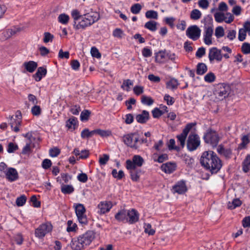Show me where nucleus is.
I'll use <instances>...</instances> for the list:
<instances>
[{"label":"nucleus","instance_id":"e2e57ef3","mask_svg":"<svg viewBox=\"0 0 250 250\" xmlns=\"http://www.w3.org/2000/svg\"><path fill=\"white\" fill-rule=\"evenodd\" d=\"M109 159V155L107 154H104L103 157L99 158V163L101 165H105Z\"/></svg>","mask_w":250,"mask_h":250},{"label":"nucleus","instance_id":"f257e3e1","mask_svg":"<svg viewBox=\"0 0 250 250\" xmlns=\"http://www.w3.org/2000/svg\"><path fill=\"white\" fill-rule=\"evenodd\" d=\"M200 163L202 166L209 170L212 174L218 172L222 166L220 158L214 152L211 150L203 153L200 159Z\"/></svg>","mask_w":250,"mask_h":250},{"label":"nucleus","instance_id":"9b49d317","mask_svg":"<svg viewBox=\"0 0 250 250\" xmlns=\"http://www.w3.org/2000/svg\"><path fill=\"white\" fill-rule=\"evenodd\" d=\"M79 238L85 247L90 244L95 238V234L92 231H88L85 233L80 235Z\"/></svg>","mask_w":250,"mask_h":250},{"label":"nucleus","instance_id":"58836bf2","mask_svg":"<svg viewBox=\"0 0 250 250\" xmlns=\"http://www.w3.org/2000/svg\"><path fill=\"white\" fill-rule=\"evenodd\" d=\"M94 135V130L90 131L88 128L84 129L81 133V136L83 139L91 137Z\"/></svg>","mask_w":250,"mask_h":250},{"label":"nucleus","instance_id":"6e6d98bb","mask_svg":"<svg viewBox=\"0 0 250 250\" xmlns=\"http://www.w3.org/2000/svg\"><path fill=\"white\" fill-rule=\"evenodd\" d=\"M231 12L233 13V16H240L241 14L242 8L240 6L235 5L233 7Z\"/></svg>","mask_w":250,"mask_h":250},{"label":"nucleus","instance_id":"4be33fe9","mask_svg":"<svg viewBox=\"0 0 250 250\" xmlns=\"http://www.w3.org/2000/svg\"><path fill=\"white\" fill-rule=\"evenodd\" d=\"M81 21L79 22L78 23L77 22H74L73 26L74 28L76 29H84L86 27L90 26V24H89L88 20H86V19H85L84 16H83L81 18Z\"/></svg>","mask_w":250,"mask_h":250},{"label":"nucleus","instance_id":"864d4df0","mask_svg":"<svg viewBox=\"0 0 250 250\" xmlns=\"http://www.w3.org/2000/svg\"><path fill=\"white\" fill-rule=\"evenodd\" d=\"M242 52L245 54L250 53V43L244 42L241 46Z\"/></svg>","mask_w":250,"mask_h":250},{"label":"nucleus","instance_id":"393cba45","mask_svg":"<svg viewBox=\"0 0 250 250\" xmlns=\"http://www.w3.org/2000/svg\"><path fill=\"white\" fill-rule=\"evenodd\" d=\"M71 247L73 250H82L84 248L79 237L77 238H73L72 240Z\"/></svg>","mask_w":250,"mask_h":250},{"label":"nucleus","instance_id":"aec40b11","mask_svg":"<svg viewBox=\"0 0 250 250\" xmlns=\"http://www.w3.org/2000/svg\"><path fill=\"white\" fill-rule=\"evenodd\" d=\"M176 168V165L175 163H167L161 166V169L167 173H171Z\"/></svg>","mask_w":250,"mask_h":250},{"label":"nucleus","instance_id":"f3484780","mask_svg":"<svg viewBox=\"0 0 250 250\" xmlns=\"http://www.w3.org/2000/svg\"><path fill=\"white\" fill-rule=\"evenodd\" d=\"M173 190L174 192H176L180 194L185 193L188 190L185 182L183 180L178 182L173 187Z\"/></svg>","mask_w":250,"mask_h":250},{"label":"nucleus","instance_id":"79ce46f5","mask_svg":"<svg viewBox=\"0 0 250 250\" xmlns=\"http://www.w3.org/2000/svg\"><path fill=\"white\" fill-rule=\"evenodd\" d=\"M202 14L198 9L193 10L190 13V18L194 20H197L201 17Z\"/></svg>","mask_w":250,"mask_h":250},{"label":"nucleus","instance_id":"9d476101","mask_svg":"<svg viewBox=\"0 0 250 250\" xmlns=\"http://www.w3.org/2000/svg\"><path fill=\"white\" fill-rule=\"evenodd\" d=\"M213 33V27L211 26L205 25L204 32V42L206 45H209L212 43V36Z\"/></svg>","mask_w":250,"mask_h":250},{"label":"nucleus","instance_id":"8fccbe9b","mask_svg":"<svg viewBox=\"0 0 250 250\" xmlns=\"http://www.w3.org/2000/svg\"><path fill=\"white\" fill-rule=\"evenodd\" d=\"M164 113V112L163 110H160L159 108L157 107H155L152 111V116L154 118H159Z\"/></svg>","mask_w":250,"mask_h":250},{"label":"nucleus","instance_id":"423d86ee","mask_svg":"<svg viewBox=\"0 0 250 250\" xmlns=\"http://www.w3.org/2000/svg\"><path fill=\"white\" fill-rule=\"evenodd\" d=\"M195 125V123H191L187 124L183 130L182 132L180 134L177 136L178 142L180 143L182 147H184L185 146V141L189 132Z\"/></svg>","mask_w":250,"mask_h":250},{"label":"nucleus","instance_id":"e433bc0d","mask_svg":"<svg viewBox=\"0 0 250 250\" xmlns=\"http://www.w3.org/2000/svg\"><path fill=\"white\" fill-rule=\"evenodd\" d=\"M145 27L151 31H155L157 30V22L153 21H150L145 23Z\"/></svg>","mask_w":250,"mask_h":250},{"label":"nucleus","instance_id":"c03bdc74","mask_svg":"<svg viewBox=\"0 0 250 250\" xmlns=\"http://www.w3.org/2000/svg\"><path fill=\"white\" fill-rule=\"evenodd\" d=\"M71 16L74 19V22H77V21L81 19L83 15L77 9H74L71 12Z\"/></svg>","mask_w":250,"mask_h":250},{"label":"nucleus","instance_id":"ea45409f","mask_svg":"<svg viewBox=\"0 0 250 250\" xmlns=\"http://www.w3.org/2000/svg\"><path fill=\"white\" fill-rule=\"evenodd\" d=\"M141 102L145 105L150 106L153 104L154 101L150 97L143 95L141 98Z\"/></svg>","mask_w":250,"mask_h":250},{"label":"nucleus","instance_id":"39448f33","mask_svg":"<svg viewBox=\"0 0 250 250\" xmlns=\"http://www.w3.org/2000/svg\"><path fill=\"white\" fill-rule=\"evenodd\" d=\"M75 213L80 223L82 225H86L87 224V219L85 214V208L83 204H78L76 206Z\"/></svg>","mask_w":250,"mask_h":250},{"label":"nucleus","instance_id":"412c9836","mask_svg":"<svg viewBox=\"0 0 250 250\" xmlns=\"http://www.w3.org/2000/svg\"><path fill=\"white\" fill-rule=\"evenodd\" d=\"M149 118V112L146 110H143L141 114L136 116V121L140 124H145Z\"/></svg>","mask_w":250,"mask_h":250},{"label":"nucleus","instance_id":"f704fd0d","mask_svg":"<svg viewBox=\"0 0 250 250\" xmlns=\"http://www.w3.org/2000/svg\"><path fill=\"white\" fill-rule=\"evenodd\" d=\"M214 17L215 21L217 22L220 23L224 21L226 22L227 17H226L225 14L222 12H216L214 14Z\"/></svg>","mask_w":250,"mask_h":250},{"label":"nucleus","instance_id":"09e8293b","mask_svg":"<svg viewBox=\"0 0 250 250\" xmlns=\"http://www.w3.org/2000/svg\"><path fill=\"white\" fill-rule=\"evenodd\" d=\"M146 17L148 19H158V13L154 10H148L146 13Z\"/></svg>","mask_w":250,"mask_h":250},{"label":"nucleus","instance_id":"c85d7f7f","mask_svg":"<svg viewBox=\"0 0 250 250\" xmlns=\"http://www.w3.org/2000/svg\"><path fill=\"white\" fill-rule=\"evenodd\" d=\"M167 52L166 51H160L155 54V61L159 63H163L167 60Z\"/></svg>","mask_w":250,"mask_h":250},{"label":"nucleus","instance_id":"0eeeda50","mask_svg":"<svg viewBox=\"0 0 250 250\" xmlns=\"http://www.w3.org/2000/svg\"><path fill=\"white\" fill-rule=\"evenodd\" d=\"M229 91V85L224 83H220L218 84L214 94L220 100H222L228 97Z\"/></svg>","mask_w":250,"mask_h":250},{"label":"nucleus","instance_id":"bb28decb","mask_svg":"<svg viewBox=\"0 0 250 250\" xmlns=\"http://www.w3.org/2000/svg\"><path fill=\"white\" fill-rule=\"evenodd\" d=\"M23 65L26 71L30 73L33 72L38 66L37 63L32 61L24 62Z\"/></svg>","mask_w":250,"mask_h":250},{"label":"nucleus","instance_id":"cd10ccee","mask_svg":"<svg viewBox=\"0 0 250 250\" xmlns=\"http://www.w3.org/2000/svg\"><path fill=\"white\" fill-rule=\"evenodd\" d=\"M17 121L18 119L14 118L13 116H9L8 118L9 124L10 125L12 129L16 132H18L20 130L19 127L21 125V124L17 123Z\"/></svg>","mask_w":250,"mask_h":250},{"label":"nucleus","instance_id":"49530a36","mask_svg":"<svg viewBox=\"0 0 250 250\" xmlns=\"http://www.w3.org/2000/svg\"><path fill=\"white\" fill-rule=\"evenodd\" d=\"M145 232L148 234L149 235H153L155 232V230L151 228V225L148 223L144 224Z\"/></svg>","mask_w":250,"mask_h":250},{"label":"nucleus","instance_id":"f8f14e48","mask_svg":"<svg viewBox=\"0 0 250 250\" xmlns=\"http://www.w3.org/2000/svg\"><path fill=\"white\" fill-rule=\"evenodd\" d=\"M127 222L129 224H133L139 221V213L135 209L127 210Z\"/></svg>","mask_w":250,"mask_h":250},{"label":"nucleus","instance_id":"c756f323","mask_svg":"<svg viewBox=\"0 0 250 250\" xmlns=\"http://www.w3.org/2000/svg\"><path fill=\"white\" fill-rule=\"evenodd\" d=\"M208 70L206 64L203 62L198 63L196 66V73L199 75L204 74Z\"/></svg>","mask_w":250,"mask_h":250},{"label":"nucleus","instance_id":"4d7b16f0","mask_svg":"<svg viewBox=\"0 0 250 250\" xmlns=\"http://www.w3.org/2000/svg\"><path fill=\"white\" fill-rule=\"evenodd\" d=\"M90 111L88 110H84L81 113V120L82 121H86L90 114Z\"/></svg>","mask_w":250,"mask_h":250},{"label":"nucleus","instance_id":"5701e85b","mask_svg":"<svg viewBox=\"0 0 250 250\" xmlns=\"http://www.w3.org/2000/svg\"><path fill=\"white\" fill-rule=\"evenodd\" d=\"M127 212L126 209H122L119 210L115 215V218L118 222L124 223L127 222Z\"/></svg>","mask_w":250,"mask_h":250},{"label":"nucleus","instance_id":"5fc2aeb1","mask_svg":"<svg viewBox=\"0 0 250 250\" xmlns=\"http://www.w3.org/2000/svg\"><path fill=\"white\" fill-rule=\"evenodd\" d=\"M32 114L34 116H39L41 113V109L39 105H35L31 108Z\"/></svg>","mask_w":250,"mask_h":250},{"label":"nucleus","instance_id":"de8ad7c7","mask_svg":"<svg viewBox=\"0 0 250 250\" xmlns=\"http://www.w3.org/2000/svg\"><path fill=\"white\" fill-rule=\"evenodd\" d=\"M142 9V6L139 3H136L132 5L130 8L131 13L134 14H137L140 13Z\"/></svg>","mask_w":250,"mask_h":250},{"label":"nucleus","instance_id":"f03ea898","mask_svg":"<svg viewBox=\"0 0 250 250\" xmlns=\"http://www.w3.org/2000/svg\"><path fill=\"white\" fill-rule=\"evenodd\" d=\"M203 139L206 143L210 145L213 147H216L220 141L218 134L211 129H208L205 133Z\"/></svg>","mask_w":250,"mask_h":250},{"label":"nucleus","instance_id":"4c0bfd02","mask_svg":"<svg viewBox=\"0 0 250 250\" xmlns=\"http://www.w3.org/2000/svg\"><path fill=\"white\" fill-rule=\"evenodd\" d=\"M74 190L73 187L71 185H63L62 186L61 191L64 194H70Z\"/></svg>","mask_w":250,"mask_h":250},{"label":"nucleus","instance_id":"13d9d810","mask_svg":"<svg viewBox=\"0 0 250 250\" xmlns=\"http://www.w3.org/2000/svg\"><path fill=\"white\" fill-rule=\"evenodd\" d=\"M94 134H97L102 137L108 136L109 135V132L107 131L102 130L100 129L94 130Z\"/></svg>","mask_w":250,"mask_h":250},{"label":"nucleus","instance_id":"3c124183","mask_svg":"<svg viewBox=\"0 0 250 250\" xmlns=\"http://www.w3.org/2000/svg\"><path fill=\"white\" fill-rule=\"evenodd\" d=\"M215 35L217 38L222 37L224 35V30L223 27L218 26L215 31Z\"/></svg>","mask_w":250,"mask_h":250},{"label":"nucleus","instance_id":"20e7f679","mask_svg":"<svg viewBox=\"0 0 250 250\" xmlns=\"http://www.w3.org/2000/svg\"><path fill=\"white\" fill-rule=\"evenodd\" d=\"M200 145V140L199 136L196 134H190L187 140V146L188 149L190 151L196 150Z\"/></svg>","mask_w":250,"mask_h":250},{"label":"nucleus","instance_id":"c9c22d12","mask_svg":"<svg viewBox=\"0 0 250 250\" xmlns=\"http://www.w3.org/2000/svg\"><path fill=\"white\" fill-rule=\"evenodd\" d=\"M242 142L239 145L238 149H243L246 147L247 145L250 143V141L248 135H244L241 138Z\"/></svg>","mask_w":250,"mask_h":250},{"label":"nucleus","instance_id":"b1692460","mask_svg":"<svg viewBox=\"0 0 250 250\" xmlns=\"http://www.w3.org/2000/svg\"><path fill=\"white\" fill-rule=\"evenodd\" d=\"M219 154L223 155L226 158L229 159L232 154V150L230 148H226L222 145H219L217 148Z\"/></svg>","mask_w":250,"mask_h":250},{"label":"nucleus","instance_id":"72a5a7b5","mask_svg":"<svg viewBox=\"0 0 250 250\" xmlns=\"http://www.w3.org/2000/svg\"><path fill=\"white\" fill-rule=\"evenodd\" d=\"M179 85L178 81L175 78L171 79L166 83V87L167 88L170 89H176Z\"/></svg>","mask_w":250,"mask_h":250},{"label":"nucleus","instance_id":"a878e982","mask_svg":"<svg viewBox=\"0 0 250 250\" xmlns=\"http://www.w3.org/2000/svg\"><path fill=\"white\" fill-rule=\"evenodd\" d=\"M47 73V70L43 67H40L38 68L37 71L33 75V77L37 82H39L41 80L43 76H45Z\"/></svg>","mask_w":250,"mask_h":250},{"label":"nucleus","instance_id":"a18cd8bd","mask_svg":"<svg viewBox=\"0 0 250 250\" xmlns=\"http://www.w3.org/2000/svg\"><path fill=\"white\" fill-rule=\"evenodd\" d=\"M69 19V16L65 14H61L58 17V21L63 24H67Z\"/></svg>","mask_w":250,"mask_h":250},{"label":"nucleus","instance_id":"ddd939ff","mask_svg":"<svg viewBox=\"0 0 250 250\" xmlns=\"http://www.w3.org/2000/svg\"><path fill=\"white\" fill-rule=\"evenodd\" d=\"M208 58L210 62L214 60L217 61H221L222 59L221 50L218 49L216 47H212L209 49Z\"/></svg>","mask_w":250,"mask_h":250},{"label":"nucleus","instance_id":"69168bd1","mask_svg":"<svg viewBox=\"0 0 250 250\" xmlns=\"http://www.w3.org/2000/svg\"><path fill=\"white\" fill-rule=\"evenodd\" d=\"M51 165L52 162L51 160L48 159H44L42 164V167L45 169H48L51 167Z\"/></svg>","mask_w":250,"mask_h":250},{"label":"nucleus","instance_id":"7c9ffc66","mask_svg":"<svg viewBox=\"0 0 250 250\" xmlns=\"http://www.w3.org/2000/svg\"><path fill=\"white\" fill-rule=\"evenodd\" d=\"M242 169L247 173L250 170V154H248L242 163Z\"/></svg>","mask_w":250,"mask_h":250},{"label":"nucleus","instance_id":"774afa93","mask_svg":"<svg viewBox=\"0 0 250 250\" xmlns=\"http://www.w3.org/2000/svg\"><path fill=\"white\" fill-rule=\"evenodd\" d=\"M198 4L201 8L206 9L209 6V2L208 0H199Z\"/></svg>","mask_w":250,"mask_h":250},{"label":"nucleus","instance_id":"0e129e2a","mask_svg":"<svg viewBox=\"0 0 250 250\" xmlns=\"http://www.w3.org/2000/svg\"><path fill=\"white\" fill-rule=\"evenodd\" d=\"M61 151L57 147H54L49 150V154L52 157H57L59 155Z\"/></svg>","mask_w":250,"mask_h":250},{"label":"nucleus","instance_id":"473e14b6","mask_svg":"<svg viewBox=\"0 0 250 250\" xmlns=\"http://www.w3.org/2000/svg\"><path fill=\"white\" fill-rule=\"evenodd\" d=\"M242 204V201L239 198L233 199L231 202H229L228 204V208L233 209L240 207Z\"/></svg>","mask_w":250,"mask_h":250},{"label":"nucleus","instance_id":"338daca9","mask_svg":"<svg viewBox=\"0 0 250 250\" xmlns=\"http://www.w3.org/2000/svg\"><path fill=\"white\" fill-rule=\"evenodd\" d=\"M91 55L97 58H100L101 57V55L99 52V50L95 47H92L91 49Z\"/></svg>","mask_w":250,"mask_h":250},{"label":"nucleus","instance_id":"2f4dec72","mask_svg":"<svg viewBox=\"0 0 250 250\" xmlns=\"http://www.w3.org/2000/svg\"><path fill=\"white\" fill-rule=\"evenodd\" d=\"M78 121L76 117L72 116L66 122V126L68 128H73L75 129L77 126Z\"/></svg>","mask_w":250,"mask_h":250},{"label":"nucleus","instance_id":"a19ab883","mask_svg":"<svg viewBox=\"0 0 250 250\" xmlns=\"http://www.w3.org/2000/svg\"><path fill=\"white\" fill-rule=\"evenodd\" d=\"M216 76L212 72H209L204 77V80L205 82L211 83L215 81Z\"/></svg>","mask_w":250,"mask_h":250},{"label":"nucleus","instance_id":"a211bd4d","mask_svg":"<svg viewBox=\"0 0 250 250\" xmlns=\"http://www.w3.org/2000/svg\"><path fill=\"white\" fill-rule=\"evenodd\" d=\"M83 16L85 17V19L88 20V23L90 24V25L97 21L100 19L99 14L96 12L93 11L84 14Z\"/></svg>","mask_w":250,"mask_h":250},{"label":"nucleus","instance_id":"dca6fc26","mask_svg":"<svg viewBox=\"0 0 250 250\" xmlns=\"http://www.w3.org/2000/svg\"><path fill=\"white\" fill-rule=\"evenodd\" d=\"M135 135L134 133H130L125 135L123 136V141L128 146L131 148L137 149L139 146L135 143H133V136Z\"/></svg>","mask_w":250,"mask_h":250},{"label":"nucleus","instance_id":"603ef678","mask_svg":"<svg viewBox=\"0 0 250 250\" xmlns=\"http://www.w3.org/2000/svg\"><path fill=\"white\" fill-rule=\"evenodd\" d=\"M26 197L24 195H21L16 199V204L18 206H22L26 202Z\"/></svg>","mask_w":250,"mask_h":250},{"label":"nucleus","instance_id":"bf43d9fd","mask_svg":"<svg viewBox=\"0 0 250 250\" xmlns=\"http://www.w3.org/2000/svg\"><path fill=\"white\" fill-rule=\"evenodd\" d=\"M18 149V146L17 145H15L13 143H10L8 144L7 148V152L8 153H13Z\"/></svg>","mask_w":250,"mask_h":250},{"label":"nucleus","instance_id":"1a4fd4ad","mask_svg":"<svg viewBox=\"0 0 250 250\" xmlns=\"http://www.w3.org/2000/svg\"><path fill=\"white\" fill-rule=\"evenodd\" d=\"M201 29L196 25L190 26L186 31V35L193 41L198 40L201 35Z\"/></svg>","mask_w":250,"mask_h":250},{"label":"nucleus","instance_id":"6ab92c4d","mask_svg":"<svg viewBox=\"0 0 250 250\" xmlns=\"http://www.w3.org/2000/svg\"><path fill=\"white\" fill-rule=\"evenodd\" d=\"M129 171L131 179L134 182H137L140 179L142 170L138 168H126Z\"/></svg>","mask_w":250,"mask_h":250},{"label":"nucleus","instance_id":"680f3d73","mask_svg":"<svg viewBox=\"0 0 250 250\" xmlns=\"http://www.w3.org/2000/svg\"><path fill=\"white\" fill-rule=\"evenodd\" d=\"M246 33L247 32L242 28L239 29L238 34V39L240 41L242 42L245 40L246 37Z\"/></svg>","mask_w":250,"mask_h":250},{"label":"nucleus","instance_id":"37998d69","mask_svg":"<svg viewBox=\"0 0 250 250\" xmlns=\"http://www.w3.org/2000/svg\"><path fill=\"white\" fill-rule=\"evenodd\" d=\"M54 38V36L53 35L51 34L50 33L46 32L43 34V41L44 43H48L49 42H52Z\"/></svg>","mask_w":250,"mask_h":250},{"label":"nucleus","instance_id":"7ed1b4c3","mask_svg":"<svg viewBox=\"0 0 250 250\" xmlns=\"http://www.w3.org/2000/svg\"><path fill=\"white\" fill-rule=\"evenodd\" d=\"M52 229V226L50 223L46 222L39 226V227L35 229V236L40 238H43L45 235L50 232Z\"/></svg>","mask_w":250,"mask_h":250},{"label":"nucleus","instance_id":"6e6552de","mask_svg":"<svg viewBox=\"0 0 250 250\" xmlns=\"http://www.w3.org/2000/svg\"><path fill=\"white\" fill-rule=\"evenodd\" d=\"M144 163L143 158L140 155H135L132 159V160H127L126 161V168H137L141 167Z\"/></svg>","mask_w":250,"mask_h":250},{"label":"nucleus","instance_id":"4468645a","mask_svg":"<svg viewBox=\"0 0 250 250\" xmlns=\"http://www.w3.org/2000/svg\"><path fill=\"white\" fill-rule=\"evenodd\" d=\"M6 178L10 182H13L19 178L17 170L13 167H9L4 171Z\"/></svg>","mask_w":250,"mask_h":250},{"label":"nucleus","instance_id":"2eb2a0df","mask_svg":"<svg viewBox=\"0 0 250 250\" xmlns=\"http://www.w3.org/2000/svg\"><path fill=\"white\" fill-rule=\"evenodd\" d=\"M112 207V204L110 202H101L98 205L99 211L98 212L100 214H104L109 211Z\"/></svg>","mask_w":250,"mask_h":250},{"label":"nucleus","instance_id":"052dcab7","mask_svg":"<svg viewBox=\"0 0 250 250\" xmlns=\"http://www.w3.org/2000/svg\"><path fill=\"white\" fill-rule=\"evenodd\" d=\"M78 181L82 183H86L88 180V177L86 174L81 173L77 176Z\"/></svg>","mask_w":250,"mask_h":250}]
</instances>
